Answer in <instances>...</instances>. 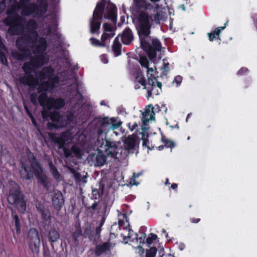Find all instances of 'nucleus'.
Segmentation results:
<instances>
[{"label": "nucleus", "mask_w": 257, "mask_h": 257, "mask_svg": "<svg viewBox=\"0 0 257 257\" xmlns=\"http://www.w3.org/2000/svg\"><path fill=\"white\" fill-rule=\"evenodd\" d=\"M152 17L146 10L140 11L138 12L134 20L140 40V47L151 60L156 58L157 52L160 51L162 48L160 41L150 36L152 25Z\"/></svg>", "instance_id": "nucleus-1"}, {"label": "nucleus", "mask_w": 257, "mask_h": 257, "mask_svg": "<svg viewBox=\"0 0 257 257\" xmlns=\"http://www.w3.org/2000/svg\"><path fill=\"white\" fill-rule=\"evenodd\" d=\"M48 44L46 39L40 37L35 43H32L31 48L34 56H31L30 61L24 64L22 69L25 73V76L21 77L19 81L22 84L28 85L30 88H35L38 84L37 80L32 73L37 68L45 65L47 61L45 55Z\"/></svg>", "instance_id": "nucleus-2"}, {"label": "nucleus", "mask_w": 257, "mask_h": 257, "mask_svg": "<svg viewBox=\"0 0 257 257\" xmlns=\"http://www.w3.org/2000/svg\"><path fill=\"white\" fill-rule=\"evenodd\" d=\"M15 8L11 7L7 11V17L4 20V23L8 26L7 32L11 36H18L24 30L25 19L17 13Z\"/></svg>", "instance_id": "nucleus-3"}, {"label": "nucleus", "mask_w": 257, "mask_h": 257, "mask_svg": "<svg viewBox=\"0 0 257 257\" xmlns=\"http://www.w3.org/2000/svg\"><path fill=\"white\" fill-rule=\"evenodd\" d=\"M93 122L97 134V138L99 137V139L103 133L106 134L110 130H116L119 128L122 124L120 120H117V117L109 118L108 116L96 117L94 119Z\"/></svg>", "instance_id": "nucleus-4"}, {"label": "nucleus", "mask_w": 257, "mask_h": 257, "mask_svg": "<svg viewBox=\"0 0 257 257\" xmlns=\"http://www.w3.org/2000/svg\"><path fill=\"white\" fill-rule=\"evenodd\" d=\"M9 204L15 205L22 213L26 211V202L20 186L15 183L10 189L7 198Z\"/></svg>", "instance_id": "nucleus-5"}, {"label": "nucleus", "mask_w": 257, "mask_h": 257, "mask_svg": "<svg viewBox=\"0 0 257 257\" xmlns=\"http://www.w3.org/2000/svg\"><path fill=\"white\" fill-rule=\"evenodd\" d=\"M34 40L30 34H23L17 38L16 42V46L17 49L22 53L17 50H14L11 52L12 57L18 61H23L27 56V52L29 51L26 44L34 43Z\"/></svg>", "instance_id": "nucleus-6"}, {"label": "nucleus", "mask_w": 257, "mask_h": 257, "mask_svg": "<svg viewBox=\"0 0 257 257\" xmlns=\"http://www.w3.org/2000/svg\"><path fill=\"white\" fill-rule=\"evenodd\" d=\"M29 161L30 163V167L23 164L22 166V167L24 170L25 175L21 173V177L26 180H30L33 178V174L35 177H37L42 174L43 172L42 165L33 154L29 158Z\"/></svg>", "instance_id": "nucleus-7"}, {"label": "nucleus", "mask_w": 257, "mask_h": 257, "mask_svg": "<svg viewBox=\"0 0 257 257\" xmlns=\"http://www.w3.org/2000/svg\"><path fill=\"white\" fill-rule=\"evenodd\" d=\"M38 101L43 109H59L62 108L65 104V101L63 98L49 97L46 92L40 94L38 97Z\"/></svg>", "instance_id": "nucleus-8"}, {"label": "nucleus", "mask_w": 257, "mask_h": 257, "mask_svg": "<svg viewBox=\"0 0 257 257\" xmlns=\"http://www.w3.org/2000/svg\"><path fill=\"white\" fill-rule=\"evenodd\" d=\"M96 146L98 152L104 153L107 156L116 157L118 153V145L116 142H112L105 137V139H97Z\"/></svg>", "instance_id": "nucleus-9"}, {"label": "nucleus", "mask_w": 257, "mask_h": 257, "mask_svg": "<svg viewBox=\"0 0 257 257\" xmlns=\"http://www.w3.org/2000/svg\"><path fill=\"white\" fill-rule=\"evenodd\" d=\"M27 241L29 249L32 253L33 254H38L40 251L41 240L39 231L37 228L31 227L28 230Z\"/></svg>", "instance_id": "nucleus-10"}, {"label": "nucleus", "mask_w": 257, "mask_h": 257, "mask_svg": "<svg viewBox=\"0 0 257 257\" xmlns=\"http://www.w3.org/2000/svg\"><path fill=\"white\" fill-rule=\"evenodd\" d=\"M59 83V78L56 75L47 79V80H44L40 84H38V88L37 92L38 93L43 92H50L53 91Z\"/></svg>", "instance_id": "nucleus-11"}, {"label": "nucleus", "mask_w": 257, "mask_h": 257, "mask_svg": "<svg viewBox=\"0 0 257 257\" xmlns=\"http://www.w3.org/2000/svg\"><path fill=\"white\" fill-rule=\"evenodd\" d=\"M48 136L52 142L58 145L59 149L63 148L66 143L70 139V135L67 132L62 133L60 136H58L56 134L49 133Z\"/></svg>", "instance_id": "nucleus-12"}, {"label": "nucleus", "mask_w": 257, "mask_h": 257, "mask_svg": "<svg viewBox=\"0 0 257 257\" xmlns=\"http://www.w3.org/2000/svg\"><path fill=\"white\" fill-rule=\"evenodd\" d=\"M65 199L61 191L54 192L52 197V205L57 211H60L64 205Z\"/></svg>", "instance_id": "nucleus-13"}, {"label": "nucleus", "mask_w": 257, "mask_h": 257, "mask_svg": "<svg viewBox=\"0 0 257 257\" xmlns=\"http://www.w3.org/2000/svg\"><path fill=\"white\" fill-rule=\"evenodd\" d=\"M96 154L95 153H91L88 155L87 160L89 163H92L95 166H102L104 165L106 161V156L100 154Z\"/></svg>", "instance_id": "nucleus-14"}, {"label": "nucleus", "mask_w": 257, "mask_h": 257, "mask_svg": "<svg viewBox=\"0 0 257 257\" xmlns=\"http://www.w3.org/2000/svg\"><path fill=\"white\" fill-rule=\"evenodd\" d=\"M50 110L43 109L42 112V114L44 118L46 117H49L50 119L53 121L57 123H62L65 122L63 121V118L59 112L57 111H50Z\"/></svg>", "instance_id": "nucleus-15"}, {"label": "nucleus", "mask_w": 257, "mask_h": 257, "mask_svg": "<svg viewBox=\"0 0 257 257\" xmlns=\"http://www.w3.org/2000/svg\"><path fill=\"white\" fill-rule=\"evenodd\" d=\"M35 8V16L42 17L47 12L48 8L47 0H37Z\"/></svg>", "instance_id": "nucleus-16"}, {"label": "nucleus", "mask_w": 257, "mask_h": 257, "mask_svg": "<svg viewBox=\"0 0 257 257\" xmlns=\"http://www.w3.org/2000/svg\"><path fill=\"white\" fill-rule=\"evenodd\" d=\"M117 36L121 37L122 43L126 45H130L134 40L133 32L128 27L123 30L121 35L119 34Z\"/></svg>", "instance_id": "nucleus-17"}, {"label": "nucleus", "mask_w": 257, "mask_h": 257, "mask_svg": "<svg viewBox=\"0 0 257 257\" xmlns=\"http://www.w3.org/2000/svg\"><path fill=\"white\" fill-rule=\"evenodd\" d=\"M110 5L106 15H104V18L110 20L113 24L115 26L117 23V11L116 6L111 3L110 1L108 2Z\"/></svg>", "instance_id": "nucleus-18"}, {"label": "nucleus", "mask_w": 257, "mask_h": 257, "mask_svg": "<svg viewBox=\"0 0 257 257\" xmlns=\"http://www.w3.org/2000/svg\"><path fill=\"white\" fill-rule=\"evenodd\" d=\"M37 22L33 19H31L28 21L26 24V28L29 33H26L25 34H30L31 36L32 37L33 40H34V43H36L37 38L38 37V34L36 31L37 28Z\"/></svg>", "instance_id": "nucleus-19"}, {"label": "nucleus", "mask_w": 257, "mask_h": 257, "mask_svg": "<svg viewBox=\"0 0 257 257\" xmlns=\"http://www.w3.org/2000/svg\"><path fill=\"white\" fill-rule=\"evenodd\" d=\"M111 244L109 242H104L101 244L95 246L94 250V254L96 256H100L107 251H110L111 249Z\"/></svg>", "instance_id": "nucleus-20"}, {"label": "nucleus", "mask_w": 257, "mask_h": 257, "mask_svg": "<svg viewBox=\"0 0 257 257\" xmlns=\"http://www.w3.org/2000/svg\"><path fill=\"white\" fill-rule=\"evenodd\" d=\"M39 79L45 80L55 75L54 69L51 66H47L42 68L38 73Z\"/></svg>", "instance_id": "nucleus-21"}, {"label": "nucleus", "mask_w": 257, "mask_h": 257, "mask_svg": "<svg viewBox=\"0 0 257 257\" xmlns=\"http://www.w3.org/2000/svg\"><path fill=\"white\" fill-rule=\"evenodd\" d=\"M123 146L128 153H134L136 146V140L132 136H128L123 142Z\"/></svg>", "instance_id": "nucleus-22"}, {"label": "nucleus", "mask_w": 257, "mask_h": 257, "mask_svg": "<svg viewBox=\"0 0 257 257\" xmlns=\"http://www.w3.org/2000/svg\"><path fill=\"white\" fill-rule=\"evenodd\" d=\"M105 3L103 2H98L93 11V15L94 18L97 19H102L104 13Z\"/></svg>", "instance_id": "nucleus-23"}, {"label": "nucleus", "mask_w": 257, "mask_h": 257, "mask_svg": "<svg viewBox=\"0 0 257 257\" xmlns=\"http://www.w3.org/2000/svg\"><path fill=\"white\" fill-rule=\"evenodd\" d=\"M101 20L102 19H97V18H94L93 16H92V18L90 20L91 33L94 34L97 33L98 34L99 33V31L100 28Z\"/></svg>", "instance_id": "nucleus-24"}, {"label": "nucleus", "mask_w": 257, "mask_h": 257, "mask_svg": "<svg viewBox=\"0 0 257 257\" xmlns=\"http://www.w3.org/2000/svg\"><path fill=\"white\" fill-rule=\"evenodd\" d=\"M36 4L34 3H31L25 6V7H23L22 10L21 14L23 16H28L31 15H34L35 16V8L36 7Z\"/></svg>", "instance_id": "nucleus-25"}, {"label": "nucleus", "mask_w": 257, "mask_h": 257, "mask_svg": "<svg viewBox=\"0 0 257 257\" xmlns=\"http://www.w3.org/2000/svg\"><path fill=\"white\" fill-rule=\"evenodd\" d=\"M75 227V230L73 232L72 236L75 245L77 246L79 245L78 238L80 236H83L84 234H83L82 230L80 224L76 225Z\"/></svg>", "instance_id": "nucleus-26"}, {"label": "nucleus", "mask_w": 257, "mask_h": 257, "mask_svg": "<svg viewBox=\"0 0 257 257\" xmlns=\"http://www.w3.org/2000/svg\"><path fill=\"white\" fill-rule=\"evenodd\" d=\"M48 166L54 179L57 181H59L61 175L51 159H48Z\"/></svg>", "instance_id": "nucleus-27"}, {"label": "nucleus", "mask_w": 257, "mask_h": 257, "mask_svg": "<svg viewBox=\"0 0 257 257\" xmlns=\"http://www.w3.org/2000/svg\"><path fill=\"white\" fill-rule=\"evenodd\" d=\"M40 183L41 185L43 187L44 189L47 191L49 190L51 186V183L49 179L45 174H41L36 177Z\"/></svg>", "instance_id": "nucleus-28"}, {"label": "nucleus", "mask_w": 257, "mask_h": 257, "mask_svg": "<svg viewBox=\"0 0 257 257\" xmlns=\"http://www.w3.org/2000/svg\"><path fill=\"white\" fill-rule=\"evenodd\" d=\"M121 44L119 41L118 36L116 37L113 41L112 46V50L113 52L114 55L115 57H118L121 54Z\"/></svg>", "instance_id": "nucleus-29"}, {"label": "nucleus", "mask_w": 257, "mask_h": 257, "mask_svg": "<svg viewBox=\"0 0 257 257\" xmlns=\"http://www.w3.org/2000/svg\"><path fill=\"white\" fill-rule=\"evenodd\" d=\"M11 216L13 219V222L14 223L16 229V233L19 235L21 233V224L20 220L19 219V216L16 214V212L15 210H12V214Z\"/></svg>", "instance_id": "nucleus-30"}, {"label": "nucleus", "mask_w": 257, "mask_h": 257, "mask_svg": "<svg viewBox=\"0 0 257 257\" xmlns=\"http://www.w3.org/2000/svg\"><path fill=\"white\" fill-rule=\"evenodd\" d=\"M48 237L51 242V245L54 247L53 242L56 241L60 237L59 232L54 228H52L49 231Z\"/></svg>", "instance_id": "nucleus-31"}, {"label": "nucleus", "mask_w": 257, "mask_h": 257, "mask_svg": "<svg viewBox=\"0 0 257 257\" xmlns=\"http://www.w3.org/2000/svg\"><path fill=\"white\" fill-rule=\"evenodd\" d=\"M151 107L152 104H149V105H148V107L146 108L145 111L143 113V116L142 117V120L144 124H145L149 120H151V119H150V117L149 118L148 116H150L151 113Z\"/></svg>", "instance_id": "nucleus-32"}, {"label": "nucleus", "mask_w": 257, "mask_h": 257, "mask_svg": "<svg viewBox=\"0 0 257 257\" xmlns=\"http://www.w3.org/2000/svg\"><path fill=\"white\" fill-rule=\"evenodd\" d=\"M104 186H99V189H92L91 193V199H96L102 195Z\"/></svg>", "instance_id": "nucleus-33"}, {"label": "nucleus", "mask_w": 257, "mask_h": 257, "mask_svg": "<svg viewBox=\"0 0 257 257\" xmlns=\"http://www.w3.org/2000/svg\"><path fill=\"white\" fill-rule=\"evenodd\" d=\"M42 220L46 223H50L51 220V215L49 210L47 208L40 213Z\"/></svg>", "instance_id": "nucleus-34"}, {"label": "nucleus", "mask_w": 257, "mask_h": 257, "mask_svg": "<svg viewBox=\"0 0 257 257\" xmlns=\"http://www.w3.org/2000/svg\"><path fill=\"white\" fill-rule=\"evenodd\" d=\"M135 82L141 84L144 86V88H147V84L146 83V79L143 74L138 73L135 78Z\"/></svg>", "instance_id": "nucleus-35"}, {"label": "nucleus", "mask_w": 257, "mask_h": 257, "mask_svg": "<svg viewBox=\"0 0 257 257\" xmlns=\"http://www.w3.org/2000/svg\"><path fill=\"white\" fill-rule=\"evenodd\" d=\"M71 151L72 152V154L74 155L77 158H81L82 155V150L80 148L76 145H74L71 147Z\"/></svg>", "instance_id": "nucleus-36"}, {"label": "nucleus", "mask_w": 257, "mask_h": 257, "mask_svg": "<svg viewBox=\"0 0 257 257\" xmlns=\"http://www.w3.org/2000/svg\"><path fill=\"white\" fill-rule=\"evenodd\" d=\"M162 142L164 144V146L166 148H173L175 146V144L173 141L167 139L165 136L162 135Z\"/></svg>", "instance_id": "nucleus-37"}, {"label": "nucleus", "mask_w": 257, "mask_h": 257, "mask_svg": "<svg viewBox=\"0 0 257 257\" xmlns=\"http://www.w3.org/2000/svg\"><path fill=\"white\" fill-rule=\"evenodd\" d=\"M31 0H20L18 3H17L15 5L12 7L15 8L17 10H20L23 7H25L26 5L30 4Z\"/></svg>", "instance_id": "nucleus-38"}, {"label": "nucleus", "mask_w": 257, "mask_h": 257, "mask_svg": "<svg viewBox=\"0 0 257 257\" xmlns=\"http://www.w3.org/2000/svg\"><path fill=\"white\" fill-rule=\"evenodd\" d=\"M103 28L104 32H109L111 33H115V31L116 29V27L115 26L114 28H113L112 26L108 23H105L103 25Z\"/></svg>", "instance_id": "nucleus-39"}, {"label": "nucleus", "mask_w": 257, "mask_h": 257, "mask_svg": "<svg viewBox=\"0 0 257 257\" xmlns=\"http://www.w3.org/2000/svg\"><path fill=\"white\" fill-rule=\"evenodd\" d=\"M90 41L91 44L95 46L104 47L106 46L105 43L101 42V41H100L99 40L95 38H91L90 39Z\"/></svg>", "instance_id": "nucleus-40"}, {"label": "nucleus", "mask_w": 257, "mask_h": 257, "mask_svg": "<svg viewBox=\"0 0 257 257\" xmlns=\"http://www.w3.org/2000/svg\"><path fill=\"white\" fill-rule=\"evenodd\" d=\"M66 122H63L62 123H58V124H55L53 123L48 122V127L50 130H52L53 128L57 129L59 127H64L66 125Z\"/></svg>", "instance_id": "nucleus-41"}, {"label": "nucleus", "mask_w": 257, "mask_h": 257, "mask_svg": "<svg viewBox=\"0 0 257 257\" xmlns=\"http://www.w3.org/2000/svg\"><path fill=\"white\" fill-rule=\"evenodd\" d=\"M157 249L155 247H151L146 250V257H155Z\"/></svg>", "instance_id": "nucleus-42"}, {"label": "nucleus", "mask_w": 257, "mask_h": 257, "mask_svg": "<svg viewBox=\"0 0 257 257\" xmlns=\"http://www.w3.org/2000/svg\"><path fill=\"white\" fill-rule=\"evenodd\" d=\"M160 111V108L159 105L156 104L154 106H153L152 104L151 107V113L150 115V119L151 120H154L155 119V112H158Z\"/></svg>", "instance_id": "nucleus-43"}, {"label": "nucleus", "mask_w": 257, "mask_h": 257, "mask_svg": "<svg viewBox=\"0 0 257 257\" xmlns=\"http://www.w3.org/2000/svg\"><path fill=\"white\" fill-rule=\"evenodd\" d=\"M136 2L137 7L140 8H145L144 11L148 10V7H147V4L145 0H134Z\"/></svg>", "instance_id": "nucleus-44"}, {"label": "nucleus", "mask_w": 257, "mask_h": 257, "mask_svg": "<svg viewBox=\"0 0 257 257\" xmlns=\"http://www.w3.org/2000/svg\"><path fill=\"white\" fill-rule=\"evenodd\" d=\"M0 62L1 63L6 66H8V59L6 57L5 53L0 49Z\"/></svg>", "instance_id": "nucleus-45"}, {"label": "nucleus", "mask_w": 257, "mask_h": 257, "mask_svg": "<svg viewBox=\"0 0 257 257\" xmlns=\"http://www.w3.org/2000/svg\"><path fill=\"white\" fill-rule=\"evenodd\" d=\"M115 33H111L108 34L107 33L104 32L101 37V42H103L105 43V41L109 38H111L114 37L115 35Z\"/></svg>", "instance_id": "nucleus-46"}, {"label": "nucleus", "mask_w": 257, "mask_h": 257, "mask_svg": "<svg viewBox=\"0 0 257 257\" xmlns=\"http://www.w3.org/2000/svg\"><path fill=\"white\" fill-rule=\"evenodd\" d=\"M210 41H213L214 40L219 39V34L216 33L215 30L214 31L207 34Z\"/></svg>", "instance_id": "nucleus-47"}, {"label": "nucleus", "mask_w": 257, "mask_h": 257, "mask_svg": "<svg viewBox=\"0 0 257 257\" xmlns=\"http://www.w3.org/2000/svg\"><path fill=\"white\" fill-rule=\"evenodd\" d=\"M155 81H157L156 78L154 77V79L148 78V82L147 84L148 86H147L146 89H154V88H155Z\"/></svg>", "instance_id": "nucleus-48"}, {"label": "nucleus", "mask_w": 257, "mask_h": 257, "mask_svg": "<svg viewBox=\"0 0 257 257\" xmlns=\"http://www.w3.org/2000/svg\"><path fill=\"white\" fill-rule=\"evenodd\" d=\"M92 233L93 231L91 230V228L90 227H87L84 229V233H83V234H84L83 237H88L90 239H91V237L93 236Z\"/></svg>", "instance_id": "nucleus-49"}, {"label": "nucleus", "mask_w": 257, "mask_h": 257, "mask_svg": "<svg viewBox=\"0 0 257 257\" xmlns=\"http://www.w3.org/2000/svg\"><path fill=\"white\" fill-rule=\"evenodd\" d=\"M139 62L142 67L148 68L149 66V62L146 57H141Z\"/></svg>", "instance_id": "nucleus-50"}, {"label": "nucleus", "mask_w": 257, "mask_h": 257, "mask_svg": "<svg viewBox=\"0 0 257 257\" xmlns=\"http://www.w3.org/2000/svg\"><path fill=\"white\" fill-rule=\"evenodd\" d=\"M31 102L34 105H36L38 104L37 99L38 100L37 93L36 92L32 93L30 96Z\"/></svg>", "instance_id": "nucleus-51"}, {"label": "nucleus", "mask_w": 257, "mask_h": 257, "mask_svg": "<svg viewBox=\"0 0 257 257\" xmlns=\"http://www.w3.org/2000/svg\"><path fill=\"white\" fill-rule=\"evenodd\" d=\"M141 236L138 237V234L137 233L135 234V238L136 239L137 241H139L140 243H145V238L146 237V234L144 232H141Z\"/></svg>", "instance_id": "nucleus-52"}, {"label": "nucleus", "mask_w": 257, "mask_h": 257, "mask_svg": "<svg viewBox=\"0 0 257 257\" xmlns=\"http://www.w3.org/2000/svg\"><path fill=\"white\" fill-rule=\"evenodd\" d=\"M150 235L151 236H149L146 239V242L148 244H151L153 243V241L156 240L157 238V235L153 233H151Z\"/></svg>", "instance_id": "nucleus-53"}, {"label": "nucleus", "mask_w": 257, "mask_h": 257, "mask_svg": "<svg viewBox=\"0 0 257 257\" xmlns=\"http://www.w3.org/2000/svg\"><path fill=\"white\" fill-rule=\"evenodd\" d=\"M36 207L38 212H39V213H40L41 212H43V211H44L45 210L47 209V208L45 207L44 205L43 204L41 203V202L37 203L36 204Z\"/></svg>", "instance_id": "nucleus-54"}, {"label": "nucleus", "mask_w": 257, "mask_h": 257, "mask_svg": "<svg viewBox=\"0 0 257 257\" xmlns=\"http://www.w3.org/2000/svg\"><path fill=\"white\" fill-rule=\"evenodd\" d=\"M182 81V77L180 75H177L175 77L173 83L176 84V86L178 87L180 85Z\"/></svg>", "instance_id": "nucleus-55"}, {"label": "nucleus", "mask_w": 257, "mask_h": 257, "mask_svg": "<svg viewBox=\"0 0 257 257\" xmlns=\"http://www.w3.org/2000/svg\"><path fill=\"white\" fill-rule=\"evenodd\" d=\"M152 16V22L155 21L156 23L159 22L160 21V14L158 12H156L155 14H150Z\"/></svg>", "instance_id": "nucleus-56"}, {"label": "nucleus", "mask_w": 257, "mask_h": 257, "mask_svg": "<svg viewBox=\"0 0 257 257\" xmlns=\"http://www.w3.org/2000/svg\"><path fill=\"white\" fill-rule=\"evenodd\" d=\"M24 108H25V110L27 113V114H28V115L31 117V119H32V122L33 124H36V121L35 120V119L34 118L33 116V115L31 113V112H30V111L29 110L28 107L25 105L24 106Z\"/></svg>", "instance_id": "nucleus-57"}, {"label": "nucleus", "mask_w": 257, "mask_h": 257, "mask_svg": "<svg viewBox=\"0 0 257 257\" xmlns=\"http://www.w3.org/2000/svg\"><path fill=\"white\" fill-rule=\"evenodd\" d=\"M247 72H248V69L245 67H242L237 71V75H244Z\"/></svg>", "instance_id": "nucleus-58"}, {"label": "nucleus", "mask_w": 257, "mask_h": 257, "mask_svg": "<svg viewBox=\"0 0 257 257\" xmlns=\"http://www.w3.org/2000/svg\"><path fill=\"white\" fill-rule=\"evenodd\" d=\"M64 151V153L66 157L68 158L71 157L73 154L71 151V148L70 149L65 148V147L62 148Z\"/></svg>", "instance_id": "nucleus-59"}, {"label": "nucleus", "mask_w": 257, "mask_h": 257, "mask_svg": "<svg viewBox=\"0 0 257 257\" xmlns=\"http://www.w3.org/2000/svg\"><path fill=\"white\" fill-rule=\"evenodd\" d=\"M75 117H76L75 116V114L73 112H70L66 115L67 120L69 121H72Z\"/></svg>", "instance_id": "nucleus-60"}, {"label": "nucleus", "mask_w": 257, "mask_h": 257, "mask_svg": "<svg viewBox=\"0 0 257 257\" xmlns=\"http://www.w3.org/2000/svg\"><path fill=\"white\" fill-rule=\"evenodd\" d=\"M98 203L96 202H94L90 206L87 207V210L88 211H90L91 209L93 211L95 210L97 207Z\"/></svg>", "instance_id": "nucleus-61"}, {"label": "nucleus", "mask_w": 257, "mask_h": 257, "mask_svg": "<svg viewBox=\"0 0 257 257\" xmlns=\"http://www.w3.org/2000/svg\"><path fill=\"white\" fill-rule=\"evenodd\" d=\"M142 140L143 141V146L147 147L148 149H150L149 146L148 145L149 144V140L145 138L144 135L142 136Z\"/></svg>", "instance_id": "nucleus-62"}, {"label": "nucleus", "mask_w": 257, "mask_h": 257, "mask_svg": "<svg viewBox=\"0 0 257 257\" xmlns=\"http://www.w3.org/2000/svg\"><path fill=\"white\" fill-rule=\"evenodd\" d=\"M163 67H162V68H163L164 69V71L166 72V73L168 72L169 70V63H163Z\"/></svg>", "instance_id": "nucleus-63"}, {"label": "nucleus", "mask_w": 257, "mask_h": 257, "mask_svg": "<svg viewBox=\"0 0 257 257\" xmlns=\"http://www.w3.org/2000/svg\"><path fill=\"white\" fill-rule=\"evenodd\" d=\"M43 257H50V253L48 248L44 249Z\"/></svg>", "instance_id": "nucleus-64"}]
</instances>
